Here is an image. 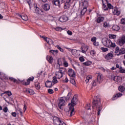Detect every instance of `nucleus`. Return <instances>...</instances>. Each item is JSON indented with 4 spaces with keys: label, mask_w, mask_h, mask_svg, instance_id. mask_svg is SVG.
<instances>
[{
    "label": "nucleus",
    "mask_w": 125,
    "mask_h": 125,
    "mask_svg": "<svg viewBox=\"0 0 125 125\" xmlns=\"http://www.w3.org/2000/svg\"><path fill=\"white\" fill-rule=\"evenodd\" d=\"M98 98L97 100H94L93 101V104L92 108L94 109L96 108L98 111V116L100 115V112L102 111V105H101V101H100V97L99 96H97L96 97Z\"/></svg>",
    "instance_id": "nucleus-1"
},
{
    "label": "nucleus",
    "mask_w": 125,
    "mask_h": 125,
    "mask_svg": "<svg viewBox=\"0 0 125 125\" xmlns=\"http://www.w3.org/2000/svg\"><path fill=\"white\" fill-rule=\"evenodd\" d=\"M102 42L104 46L108 47V48H111V47L114 48V47H116V43L112 42V41L108 38L102 39Z\"/></svg>",
    "instance_id": "nucleus-2"
},
{
    "label": "nucleus",
    "mask_w": 125,
    "mask_h": 125,
    "mask_svg": "<svg viewBox=\"0 0 125 125\" xmlns=\"http://www.w3.org/2000/svg\"><path fill=\"white\" fill-rule=\"evenodd\" d=\"M103 81V76L101 74H98L97 79L93 81L92 84L93 86H96L98 83L100 84Z\"/></svg>",
    "instance_id": "nucleus-3"
},
{
    "label": "nucleus",
    "mask_w": 125,
    "mask_h": 125,
    "mask_svg": "<svg viewBox=\"0 0 125 125\" xmlns=\"http://www.w3.org/2000/svg\"><path fill=\"white\" fill-rule=\"evenodd\" d=\"M65 73V69L64 68H60L59 71H56L55 73V77H56L58 80H60L62 78H63V75Z\"/></svg>",
    "instance_id": "nucleus-4"
},
{
    "label": "nucleus",
    "mask_w": 125,
    "mask_h": 125,
    "mask_svg": "<svg viewBox=\"0 0 125 125\" xmlns=\"http://www.w3.org/2000/svg\"><path fill=\"white\" fill-rule=\"evenodd\" d=\"M53 124L55 125H66L62 120L57 117L53 118Z\"/></svg>",
    "instance_id": "nucleus-5"
},
{
    "label": "nucleus",
    "mask_w": 125,
    "mask_h": 125,
    "mask_svg": "<svg viewBox=\"0 0 125 125\" xmlns=\"http://www.w3.org/2000/svg\"><path fill=\"white\" fill-rule=\"evenodd\" d=\"M66 101H67V98L66 97H63L61 98L59 101V108L62 109V106H64L66 104Z\"/></svg>",
    "instance_id": "nucleus-6"
},
{
    "label": "nucleus",
    "mask_w": 125,
    "mask_h": 125,
    "mask_svg": "<svg viewBox=\"0 0 125 125\" xmlns=\"http://www.w3.org/2000/svg\"><path fill=\"white\" fill-rule=\"evenodd\" d=\"M64 1H65V0H53L52 2L56 6L60 7V5H61V4L63 3Z\"/></svg>",
    "instance_id": "nucleus-7"
},
{
    "label": "nucleus",
    "mask_w": 125,
    "mask_h": 125,
    "mask_svg": "<svg viewBox=\"0 0 125 125\" xmlns=\"http://www.w3.org/2000/svg\"><path fill=\"white\" fill-rule=\"evenodd\" d=\"M72 2L73 0H66L64 5V9H68V8H70Z\"/></svg>",
    "instance_id": "nucleus-8"
},
{
    "label": "nucleus",
    "mask_w": 125,
    "mask_h": 125,
    "mask_svg": "<svg viewBox=\"0 0 125 125\" xmlns=\"http://www.w3.org/2000/svg\"><path fill=\"white\" fill-rule=\"evenodd\" d=\"M125 43V36L123 35L121 38L118 40V44L121 46H123Z\"/></svg>",
    "instance_id": "nucleus-9"
},
{
    "label": "nucleus",
    "mask_w": 125,
    "mask_h": 125,
    "mask_svg": "<svg viewBox=\"0 0 125 125\" xmlns=\"http://www.w3.org/2000/svg\"><path fill=\"white\" fill-rule=\"evenodd\" d=\"M80 3L83 7L87 8L88 6V2L87 1V0H82L80 1Z\"/></svg>",
    "instance_id": "nucleus-10"
},
{
    "label": "nucleus",
    "mask_w": 125,
    "mask_h": 125,
    "mask_svg": "<svg viewBox=\"0 0 125 125\" xmlns=\"http://www.w3.org/2000/svg\"><path fill=\"white\" fill-rule=\"evenodd\" d=\"M78 102V98H77V96H74L73 98L71 100V103L70 104L71 106H75V105H77V103Z\"/></svg>",
    "instance_id": "nucleus-11"
},
{
    "label": "nucleus",
    "mask_w": 125,
    "mask_h": 125,
    "mask_svg": "<svg viewBox=\"0 0 125 125\" xmlns=\"http://www.w3.org/2000/svg\"><path fill=\"white\" fill-rule=\"evenodd\" d=\"M69 20V19L67 18V16L63 15L60 17L59 19V21L60 22H62V23H64V22H67Z\"/></svg>",
    "instance_id": "nucleus-12"
},
{
    "label": "nucleus",
    "mask_w": 125,
    "mask_h": 125,
    "mask_svg": "<svg viewBox=\"0 0 125 125\" xmlns=\"http://www.w3.org/2000/svg\"><path fill=\"white\" fill-rule=\"evenodd\" d=\"M112 13L114 15H117V16H119L121 14V11L118 10V8L114 7L112 9Z\"/></svg>",
    "instance_id": "nucleus-13"
},
{
    "label": "nucleus",
    "mask_w": 125,
    "mask_h": 125,
    "mask_svg": "<svg viewBox=\"0 0 125 125\" xmlns=\"http://www.w3.org/2000/svg\"><path fill=\"white\" fill-rule=\"evenodd\" d=\"M68 74L69 77L74 78V77H75L76 75V73H75V71H74V70H73L72 68H70L68 71Z\"/></svg>",
    "instance_id": "nucleus-14"
},
{
    "label": "nucleus",
    "mask_w": 125,
    "mask_h": 125,
    "mask_svg": "<svg viewBox=\"0 0 125 125\" xmlns=\"http://www.w3.org/2000/svg\"><path fill=\"white\" fill-rule=\"evenodd\" d=\"M113 57H114V55L112 52H110L105 55V58L106 60H111V59H113Z\"/></svg>",
    "instance_id": "nucleus-15"
},
{
    "label": "nucleus",
    "mask_w": 125,
    "mask_h": 125,
    "mask_svg": "<svg viewBox=\"0 0 125 125\" xmlns=\"http://www.w3.org/2000/svg\"><path fill=\"white\" fill-rule=\"evenodd\" d=\"M113 81H115L117 83H120L122 82V77L120 76H114L113 77Z\"/></svg>",
    "instance_id": "nucleus-16"
},
{
    "label": "nucleus",
    "mask_w": 125,
    "mask_h": 125,
    "mask_svg": "<svg viewBox=\"0 0 125 125\" xmlns=\"http://www.w3.org/2000/svg\"><path fill=\"white\" fill-rule=\"evenodd\" d=\"M42 8L45 11H48L50 9V5L49 4H45L43 5Z\"/></svg>",
    "instance_id": "nucleus-17"
},
{
    "label": "nucleus",
    "mask_w": 125,
    "mask_h": 125,
    "mask_svg": "<svg viewBox=\"0 0 125 125\" xmlns=\"http://www.w3.org/2000/svg\"><path fill=\"white\" fill-rule=\"evenodd\" d=\"M25 92L28 93V94H30V95H34V94H35V91H34L32 89H26L25 90Z\"/></svg>",
    "instance_id": "nucleus-18"
},
{
    "label": "nucleus",
    "mask_w": 125,
    "mask_h": 125,
    "mask_svg": "<svg viewBox=\"0 0 125 125\" xmlns=\"http://www.w3.org/2000/svg\"><path fill=\"white\" fill-rule=\"evenodd\" d=\"M46 60L50 64H52L53 63V58L50 56H46Z\"/></svg>",
    "instance_id": "nucleus-19"
},
{
    "label": "nucleus",
    "mask_w": 125,
    "mask_h": 125,
    "mask_svg": "<svg viewBox=\"0 0 125 125\" xmlns=\"http://www.w3.org/2000/svg\"><path fill=\"white\" fill-rule=\"evenodd\" d=\"M123 96L122 93H117L114 95L112 98V100H116V99H118L119 97H121Z\"/></svg>",
    "instance_id": "nucleus-20"
},
{
    "label": "nucleus",
    "mask_w": 125,
    "mask_h": 125,
    "mask_svg": "<svg viewBox=\"0 0 125 125\" xmlns=\"http://www.w3.org/2000/svg\"><path fill=\"white\" fill-rule=\"evenodd\" d=\"M46 87H51L52 86V82L47 81L45 83Z\"/></svg>",
    "instance_id": "nucleus-21"
},
{
    "label": "nucleus",
    "mask_w": 125,
    "mask_h": 125,
    "mask_svg": "<svg viewBox=\"0 0 125 125\" xmlns=\"http://www.w3.org/2000/svg\"><path fill=\"white\" fill-rule=\"evenodd\" d=\"M103 21H104V17H99L96 20V22H97V23H101V22H103Z\"/></svg>",
    "instance_id": "nucleus-22"
},
{
    "label": "nucleus",
    "mask_w": 125,
    "mask_h": 125,
    "mask_svg": "<svg viewBox=\"0 0 125 125\" xmlns=\"http://www.w3.org/2000/svg\"><path fill=\"white\" fill-rule=\"evenodd\" d=\"M35 12L36 13H37V14H39L40 15H42V13H43V11L40 9L39 7L36 8Z\"/></svg>",
    "instance_id": "nucleus-23"
},
{
    "label": "nucleus",
    "mask_w": 125,
    "mask_h": 125,
    "mask_svg": "<svg viewBox=\"0 0 125 125\" xmlns=\"http://www.w3.org/2000/svg\"><path fill=\"white\" fill-rule=\"evenodd\" d=\"M44 39V41H45V42H46L47 43H48V44H52L53 43V41H52V40L51 39H49V38Z\"/></svg>",
    "instance_id": "nucleus-24"
},
{
    "label": "nucleus",
    "mask_w": 125,
    "mask_h": 125,
    "mask_svg": "<svg viewBox=\"0 0 125 125\" xmlns=\"http://www.w3.org/2000/svg\"><path fill=\"white\" fill-rule=\"evenodd\" d=\"M69 109L71 110L70 116H74V115H75V109H74V106H71Z\"/></svg>",
    "instance_id": "nucleus-25"
},
{
    "label": "nucleus",
    "mask_w": 125,
    "mask_h": 125,
    "mask_svg": "<svg viewBox=\"0 0 125 125\" xmlns=\"http://www.w3.org/2000/svg\"><path fill=\"white\" fill-rule=\"evenodd\" d=\"M90 80H92V76L88 75L86 76V79L85 80V82L87 83Z\"/></svg>",
    "instance_id": "nucleus-26"
},
{
    "label": "nucleus",
    "mask_w": 125,
    "mask_h": 125,
    "mask_svg": "<svg viewBox=\"0 0 125 125\" xmlns=\"http://www.w3.org/2000/svg\"><path fill=\"white\" fill-rule=\"evenodd\" d=\"M20 17H21V19L24 21H27V20H28V16L26 15H21Z\"/></svg>",
    "instance_id": "nucleus-27"
},
{
    "label": "nucleus",
    "mask_w": 125,
    "mask_h": 125,
    "mask_svg": "<svg viewBox=\"0 0 125 125\" xmlns=\"http://www.w3.org/2000/svg\"><path fill=\"white\" fill-rule=\"evenodd\" d=\"M57 78L55 76H54L53 77V80H52V83H54V84H55V83H58V80H57Z\"/></svg>",
    "instance_id": "nucleus-28"
},
{
    "label": "nucleus",
    "mask_w": 125,
    "mask_h": 125,
    "mask_svg": "<svg viewBox=\"0 0 125 125\" xmlns=\"http://www.w3.org/2000/svg\"><path fill=\"white\" fill-rule=\"evenodd\" d=\"M118 89H119V91L123 92L125 91V86H124V85H123V86L120 85L119 86Z\"/></svg>",
    "instance_id": "nucleus-29"
},
{
    "label": "nucleus",
    "mask_w": 125,
    "mask_h": 125,
    "mask_svg": "<svg viewBox=\"0 0 125 125\" xmlns=\"http://www.w3.org/2000/svg\"><path fill=\"white\" fill-rule=\"evenodd\" d=\"M87 9L86 8L83 7V9L81 10V15H84V14L86 12Z\"/></svg>",
    "instance_id": "nucleus-30"
},
{
    "label": "nucleus",
    "mask_w": 125,
    "mask_h": 125,
    "mask_svg": "<svg viewBox=\"0 0 125 125\" xmlns=\"http://www.w3.org/2000/svg\"><path fill=\"white\" fill-rule=\"evenodd\" d=\"M91 64H92V62H91V61H87L83 63V64L84 66H90Z\"/></svg>",
    "instance_id": "nucleus-31"
},
{
    "label": "nucleus",
    "mask_w": 125,
    "mask_h": 125,
    "mask_svg": "<svg viewBox=\"0 0 125 125\" xmlns=\"http://www.w3.org/2000/svg\"><path fill=\"white\" fill-rule=\"evenodd\" d=\"M35 88H36L37 89V90L41 89V85H40L39 83H35Z\"/></svg>",
    "instance_id": "nucleus-32"
},
{
    "label": "nucleus",
    "mask_w": 125,
    "mask_h": 125,
    "mask_svg": "<svg viewBox=\"0 0 125 125\" xmlns=\"http://www.w3.org/2000/svg\"><path fill=\"white\" fill-rule=\"evenodd\" d=\"M17 112H18V113L19 114H20V116H21V117H23V112L22 109H21V108H18L17 109Z\"/></svg>",
    "instance_id": "nucleus-33"
},
{
    "label": "nucleus",
    "mask_w": 125,
    "mask_h": 125,
    "mask_svg": "<svg viewBox=\"0 0 125 125\" xmlns=\"http://www.w3.org/2000/svg\"><path fill=\"white\" fill-rule=\"evenodd\" d=\"M55 30L56 31H57L58 32H61L62 31H63V30H65V28L60 27H58L55 28Z\"/></svg>",
    "instance_id": "nucleus-34"
},
{
    "label": "nucleus",
    "mask_w": 125,
    "mask_h": 125,
    "mask_svg": "<svg viewBox=\"0 0 125 125\" xmlns=\"http://www.w3.org/2000/svg\"><path fill=\"white\" fill-rule=\"evenodd\" d=\"M67 49H69V51L71 52L72 55H75L77 53V50L76 49H71L70 48H67Z\"/></svg>",
    "instance_id": "nucleus-35"
},
{
    "label": "nucleus",
    "mask_w": 125,
    "mask_h": 125,
    "mask_svg": "<svg viewBox=\"0 0 125 125\" xmlns=\"http://www.w3.org/2000/svg\"><path fill=\"white\" fill-rule=\"evenodd\" d=\"M49 52H50V53H52L53 55H56V54H57V53H58V50H50Z\"/></svg>",
    "instance_id": "nucleus-36"
},
{
    "label": "nucleus",
    "mask_w": 125,
    "mask_h": 125,
    "mask_svg": "<svg viewBox=\"0 0 125 125\" xmlns=\"http://www.w3.org/2000/svg\"><path fill=\"white\" fill-rule=\"evenodd\" d=\"M112 29L114 31H119L120 30V27L116 25L112 27Z\"/></svg>",
    "instance_id": "nucleus-37"
},
{
    "label": "nucleus",
    "mask_w": 125,
    "mask_h": 125,
    "mask_svg": "<svg viewBox=\"0 0 125 125\" xmlns=\"http://www.w3.org/2000/svg\"><path fill=\"white\" fill-rule=\"evenodd\" d=\"M125 48H122L120 50V52H119V54H118V56L121 55V54H125Z\"/></svg>",
    "instance_id": "nucleus-38"
},
{
    "label": "nucleus",
    "mask_w": 125,
    "mask_h": 125,
    "mask_svg": "<svg viewBox=\"0 0 125 125\" xmlns=\"http://www.w3.org/2000/svg\"><path fill=\"white\" fill-rule=\"evenodd\" d=\"M121 50H120V47H117L115 49V53L116 54V55H118V54H119V53H120V52H121Z\"/></svg>",
    "instance_id": "nucleus-39"
},
{
    "label": "nucleus",
    "mask_w": 125,
    "mask_h": 125,
    "mask_svg": "<svg viewBox=\"0 0 125 125\" xmlns=\"http://www.w3.org/2000/svg\"><path fill=\"white\" fill-rule=\"evenodd\" d=\"M1 77L2 79H5V80H8V77L6 76V74H1Z\"/></svg>",
    "instance_id": "nucleus-40"
},
{
    "label": "nucleus",
    "mask_w": 125,
    "mask_h": 125,
    "mask_svg": "<svg viewBox=\"0 0 125 125\" xmlns=\"http://www.w3.org/2000/svg\"><path fill=\"white\" fill-rule=\"evenodd\" d=\"M108 37H109V39H116L117 36H116V35H114V34H109L108 35Z\"/></svg>",
    "instance_id": "nucleus-41"
},
{
    "label": "nucleus",
    "mask_w": 125,
    "mask_h": 125,
    "mask_svg": "<svg viewBox=\"0 0 125 125\" xmlns=\"http://www.w3.org/2000/svg\"><path fill=\"white\" fill-rule=\"evenodd\" d=\"M120 73H122V74H125V69L123 68L122 66L119 68Z\"/></svg>",
    "instance_id": "nucleus-42"
},
{
    "label": "nucleus",
    "mask_w": 125,
    "mask_h": 125,
    "mask_svg": "<svg viewBox=\"0 0 125 125\" xmlns=\"http://www.w3.org/2000/svg\"><path fill=\"white\" fill-rule=\"evenodd\" d=\"M91 107V105L90 104H87L85 106V108L86 109V110H89Z\"/></svg>",
    "instance_id": "nucleus-43"
},
{
    "label": "nucleus",
    "mask_w": 125,
    "mask_h": 125,
    "mask_svg": "<svg viewBox=\"0 0 125 125\" xmlns=\"http://www.w3.org/2000/svg\"><path fill=\"white\" fill-rule=\"evenodd\" d=\"M9 80L10 81L13 82V83H17V80L15 79V78L13 77H10Z\"/></svg>",
    "instance_id": "nucleus-44"
},
{
    "label": "nucleus",
    "mask_w": 125,
    "mask_h": 125,
    "mask_svg": "<svg viewBox=\"0 0 125 125\" xmlns=\"http://www.w3.org/2000/svg\"><path fill=\"white\" fill-rule=\"evenodd\" d=\"M4 93H6L8 96H11V95H12V93H11L10 91H6Z\"/></svg>",
    "instance_id": "nucleus-45"
},
{
    "label": "nucleus",
    "mask_w": 125,
    "mask_h": 125,
    "mask_svg": "<svg viewBox=\"0 0 125 125\" xmlns=\"http://www.w3.org/2000/svg\"><path fill=\"white\" fill-rule=\"evenodd\" d=\"M103 5H107L108 3V0H102Z\"/></svg>",
    "instance_id": "nucleus-46"
},
{
    "label": "nucleus",
    "mask_w": 125,
    "mask_h": 125,
    "mask_svg": "<svg viewBox=\"0 0 125 125\" xmlns=\"http://www.w3.org/2000/svg\"><path fill=\"white\" fill-rule=\"evenodd\" d=\"M63 65L64 67H68V66H69V63H68V62L65 60H63Z\"/></svg>",
    "instance_id": "nucleus-47"
},
{
    "label": "nucleus",
    "mask_w": 125,
    "mask_h": 125,
    "mask_svg": "<svg viewBox=\"0 0 125 125\" xmlns=\"http://www.w3.org/2000/svg\"><path fill=\"white\" fill-rule=\"evenodd\" d=\"M107 7L109 9H113V8H114V6H113V5H112V4L111 3H107Z\"/></svg>",
    "instance_id": "nucleus-48"
},
{
    "label": "nucleus",
    "mask_w": 125,
    "mask_h": 125,
    "mask_svg": "<svg viewBox=\"0 0 125 125\" xmlns=\"http://www.w3.org/2000/svg\"><path fill=\"white\" fill-rule=\"evenodd\" d=\"M103 8L104 11H106L108 9V7H107V5H103Z\"/></svg>",
    "instance_id": "nucleus-49"
},
{
    "label": "nucleus",
    "mask_w": 125,
    "mask_h": 125,
    "mask_svg": "<svg viewBox=\"0 0 125 125\" xmlns=\"http://www.w3.org/2000/svg\"><path fill=\"white\" fill-rule=\"evenodd\" d=\"M35 78L33 76L29 77L27 80L29 82V83H31V82H33L34 81V79Z\"/></svg>",
    "instance_id": "nucleus-50"
},
{
    "label": "nucleus",
    "mask_w": 125,
    "mask_h": 125,
    "mask_svg": "<svg viewBox=\"0 0 125 125\" xmlns=\"http://www.w3.org/2000/svg\"><path fill=\"white\" fill-rule=\"evenodd\" d=\"M71 95H72V93L69 92L67 95V97H65L66 98V100L70 99V97H71Z\"/></svg>",
    "instance_id": "nucleus-51"
},
{
    "label": "nucleus",
    "mask_w": 125,
    "mask_h": 125,
    "mask_svg": "<svg viewBox=\"0 0 125 125\" xmlns=\"http://www.w3.org/2000/svg\"><path fill=\"white\" fill-rule=\"evenodd\" d=\"M48 93L49 94H53V93H54V91H53V89H49L48 90Z\"/></svg>",
    "instance_id": "nucleus-52"
},
{
    "label": "nucleus",
    "mask_w": 125,
    "mask_h": 125,
    "mask_svg": "<svg viewBox=\"0 0 125 125\" xmlns=\"http://www.w3.org/2000/svg\"><path fill=\"white\" fill-rule=\"evenodd\" d=\"M90 54H91V55H92V56H94V55H95V54H96V52H95L93 50H92L90 51Z\"/></svg>",
    "instance_id": "nucleus-53"
},
{
    "label": "nucleus",
    "mask_w": 125,
    "mask_h": 125,
    "mask_svg": "<svg viewBox=\"0 0 125 125\" xmlns=\"http://www.w3.org/2000/svg\"><path fill=\"white\" fill-rule=\"evenodd\" d=\"M101 50H102L103 52H107L108 51V49L107 48L102 47Z\"/></svg>",
    "instance_id": "nucleus-54"
},
{
    "label": "nucleus",
    "mask_w": 125,
    "mask_h": 125,
    "mask_svg": "<svg viewBox=\"0 0 125 125\" xmlns=\"http://www.w3.org/2000/svg\"><path fill=\"white\" fill-rule=\"evenodd\" d=\"M3 111L4 113H7L8 112V108L6 106H4L3 108Z\"/></svg>",
    "instance_id": "nucleus-55"
},
{
    "label": "nucleus",
    "mask_w": 125,
    "mask_h": 125,
    "mask_svg": "<svg viewBox=\"0 0 125 125\" xmlns=\"http://www.w3.org/2000/svg\"><path fill=\"white\" fill-rule=\"evenodd\" d=\"M27 3H28V5L29 6L30 10H31V8L32 7V5H31V0H26Z\"/></svg>",
    "instance_id": "nucleus-56"
},
{
    "label": "nucleus",
    "mask_w": 125,
    "mask_h": 125,
    "mask_svg": "<svg viewBox=\"0 0 125 125\" xmlns=\"http://www.w3.org/2000/svg\"><path fill=\"white\" fill-rule=\"evenodd\" d=\"M70 83H71L73 84V85H76V81H75V79H71Z\"/></svg>",
    "instance_id": "nucleus-57"
},
{
    "label": "nucleus",
    "mask_w": 125,
    "mask_h": 125,
    "mask_svg": "<svg viewBox=\"0 0 125 125\" xmlns=\"http://www.w3.org/2000/svg\"><path fill=\"white\" fill-rule=\"evenodd\" d=\"M96 37H93L91 39V42H96Z\"/></svg>",
    "instance_id": "nucleus-58"
},
{
    "label": "nucleus",
    "mask_w": 125,
    "mask_h": 125,
    "mask_svg": "<svg viewBox=\"0 0 125 125\" xmlns=\"http://www.w3.org/2000/svg\"><path fill=\"white\" fill-rule=\"evenodd\" d=\"M30 83L29 82V81H28V79H27L26 81L23 83V84H24V85H29Z\"/></svg>",
    "instance_id": "nucleus-59"
},
{
    "label": "nucleus",
    "mask_w": 125,
    "mask_h": 125,
    "mask_svg": "<svg viewBox=\"0 0 125 125\" xmlns=\"http://www.w3.org/2000/svg\"><path fill=\"white\" fill-rule=\"evenodd\" d=\"M63 82L65 83H67L69 82V80L68 79V78H67V76H66L64 80H63Z\"/></svg>",
    "instance_id": "nucleus-60"
},
{
    "label": "nucleus",
    "mask_w": 125,
    "mask_h": 125,
    "mask_svg": "<svg viewBox=\"0 0 125 125\" xmlns=\"http://www.w3.org/2000/svg\"><path fill=\"white\" fill-rule=\"evenodd\" d=\"M121 24H123L124 25H125V18L122 19L121 20Z\"/></svg>",
    "instance_id": "nucleus-61"
},
{
    "label": "nucleus",
    "mask_w": 125,
    "mask_h": 125,
    "mask_svg": "<svg viewBox=\"0 0 125 125\" xmlns=\"http://www.w3.org/2000/svg\"><path fill=\"white\" fill-rule=\"evenodd\" d=\"M79 60L81 62H84V58H83V57H81L79 58Z\"/></svg>",
    "instance_id": "nucleus-62"
},
{
    "label": "nucleus",
    "mask_w": 125,
    "mask_h": 125,
    "mask_svg": "<svg viewBox=\"0 0 125 125\" xmlns=\"http://www.w3.org/2000/svg\"><path fill=\"white\" fill-rule=\"evenodd\" d=\"M93 44L95 46H98V45H99V43L98 42H96V41L95 42H93Z\"/></svg>",
    "instance_id": "nucleus-63"
},
{
    "label": "nucleus",
    "mask_w": 125,
    "mask_h": 125,
    "mask_svg": "<svg viewBox=\"0 0 125 125\" xmlns=\"http://www.w3.org/2000/svg\"><path fill=\"white\" fill-rule=\"evenodd\" d=\"M67 33L68 34V35H69V36H72V35H73V33L72 32V31H70V30H68L67 31Z\"/></svg>",
    "instance_id": "nucleus-64"
}]
</instances>
